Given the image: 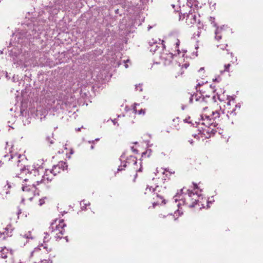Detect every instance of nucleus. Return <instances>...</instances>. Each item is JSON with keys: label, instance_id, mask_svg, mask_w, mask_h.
I'll list each match as a JSON object with an SVG mask.
<instances>
[{"label": "nucleus", "instance_id": "nucleus-1", "mask_svg": "<svg viewBox=\"0 0 263 263\" xmlns=\"http://www.w3.org/2000/svg\"><path fill=\"white\" fill-rule=\"evenodd\" d=\"M57 174L52 169L46 170L44 175H40L39 170L34 169L32 166H27L21 168L20 174L16 176L24 180L22 186L23 192L22 201H31L36 195H39L36 190L47 185Z\"/></svg>", "mask_w": 263, "mask_h": 263}, {"label": "nucleus", "instance_id": "nucleus-2", "mask_svg": "<svg viewBox=\"0 0 263 263\" xmlns=\"http://www.w3.org/2000/svg\"><path fill=\"white\" fill-rule=\"evenodd\" d=\"M227 100L226 104L222 103L220 106L219 111L208 110V112L203 113L201 116V120L199 123V125H203L208 127L212 124L213 119H216L220 117L222 119L225 118L229 119L231 117L235 116L236 110L239 109L240 105L236 104L235 99L232 96H227Z\"/></svg>", "mask_w": 263, "mask_h": 263}, {"label": "nucleus", "instance_id": "nucleus-3", "mask_svg": "<svg viewBox=\"0 0 263 263\" xmlns=\"http://www.w3.org/2000/svg\"><path fill=\"white\" fill-rule=\"evenodd\" d=\"M199 198L200 196L197 193H194L189 190L186 193H184L183 189H181L174 196L173 200L178 208L184 205L193 208L197 204V202L199 201Z\"/></svg>", "mask_w": 263, "mask_h": 263}, {"label": "nucleus", "instance_id": "nucleus-4", "mask_svg": "<svg viewBox=\"0 0 263 263\" xmlns=\"http://www.w3.org/2000/svg\"><path fill=\"white\" fill-rule=\"evenodd\" d=\"M180 44V41L179 40H177L175 44L174 47V53H169L168 54L167 53H162L161 55L160 56V58L166 61L165 64H167L166 62L168 61V63L171 62L172 61V60L173 58H175L176 60H180V61H178V66L179 67H181V68H183V67L185 68H187L188 66H189V64L187 63H185L184 64L181 65V61H182V58L184 55V52H183L182 56H180L179 54L180 53V52L179 50V46Z\"/></svg>", "mask_w": 263, "mask_h": 263}, {"label": "nucleus", "instance_id": "nucleus-5", "mask_svg": "<svg viewBox=\"0 0 263 263\" xmlns=\"http://www.w3.org/2000/svg\"><path fill=\"white\" fill-rule=\"evenodd\" d=\"M4 158L6 159L8 158V161L11 160L14 163H17L18 166L20 163H21V161L25 158V156L16 152L11 151L10 156L5 155Z\"/></svg>", "mask_w": 263, "mask_h": 263}, {"label": "nucleus", "instance_id": "nucleus-6", "mask_svg": "<svg viewBox=\"0 0 263 263\" xmlns=\"http://www.w3.org/2000/svg\"><path fill=\"white\" fill-rule=\"evenodd\" d=\"M193 99H195L196 101L199 103L201 107H202L203 111L205 112L208 109V107L204 106L208 102V99H210V97L206 96V97H204L201 96H198V95H196L195 96H193L191 100Z\"/></svg>", "mask_w": 263, "mask_h": 263}, {"label": "nucleus", "instance_id": "nucleus-7", "mask_svg": "<svg viewBox=\"0 0 263 263\" xmlns=\"http://www.w3.org/2000/svg\"><path fill=\"white\" fill-rule=\"evenodd\" d=\"M159 43H158L157 41H154L152 40V41L149 42V50L152 52H155L158 48L161 47L162 48H164V45L163 44V41H161L160 40H158Z\"/></svg>", "mask_w": 263, "mask_h": 263}, {"label": "nucleus", "instance_id": "nucleus-8", "mask_svg": "<svg viewBox=\"0 0 263 263\" xmlns=\"http://www.w3.org/2000/svg\"><path fill=\"white\" fill-rule=\"evenodd\" d=\"M198 21L197 15L195 13L191 12L189 11V14L186 16V23L189 26H192Z\"/></svg>", "mask_w": 263, "mask_h": 263}, {"label": "nucleus", "instance_id": "nucleus-9", "mask_svg": "<svg viewBox=\"0 0 263 263\" xmlns=\"http://www.w3.org/2000/svg\"><path fill=\"white\" fill-rule=\"evenodd\" d=\"M67 167L68 165L66 162L61 161L57 165H54L53 167L52 171H53L54 174H58L60 173V171H57V169H61V170L64 171L65 170H67Z\"/></svg>", "mask_w": 263, "mask_h": 263}, {"label": "nucleus", "instance_id": "nucleus-10", "mask_svg": "<svg viewBox=\"0 0 263 263\" xmlns=\"http://www.w3.org/2000/svg\"><path fill=\"white\" fill-rule=\"evenodd\" d=\"M12 229L10 227H7L0 231V238L5 239L6 237L11 235Z\"/></svg>", "mask_w": 263, "mask_h": 263}, {"label": "nucleus", "instance_id": "nucleus-11", "mask_svg": "<svg viewBox=\"0 0 263 263\" xmlns=\"http://www.w3.org/2000/svg\"><path fill=\"white\" fill-rule=\"evenodd\" d=\"M9 254L10 252L7 248L6 247L2 248L0 251V261L3 259H6Z\"/></svg>", "mask_w": 263, "mask_h": 263}, {"label": "nucleus", "instance_id": "nucleus-12", "mask_svg": "<svg viewBox=\"0 0 263 263\" xmlns=\"http://www.w3.org/2000/svg\"><path fill=\"white\" fill-rule=\"evenodd\" d=\"M224 26H223L220 27H217L215 30V39L219 41L221 39V34L222 32V31L224 30Z\"/></svg>", "mask_w": 263, "mask_h": 263}, {"label": "nucleus", "instance_id": "nucleus-13", "mask_svg": "<svg viewBox=\"0 0 263 263\" xmlns=\"http://www.w3.org/2000/svg\"><path fill=\"white\" fill-rule=\"evenodd\" d=\"M191 0H187V5L186 6H183L182 7H181L179 6L180 10H179L180 11V13L184 15H185L186 13V11L189 10L191 9V7L189 5V4H191L190 2Z\"/></svg>", "mask_w": 263, "mask_h": 263}, {"label": "nucleus", "instance_id": "nucleus-14", "mask_svg": "<svg viewBox=\"0 0 263 263\" xmlns=\"http://www.w3.org/2000/svg\"><path fill=\"white\" fill-rule=\"evenodd\" d=\"M153 195H155V194L154 193L153 194ZM156 196L157 197V198L158 199V200L156 202H154L153 203V205L154 206H155V205L156 204H160L161 203H163V199H162V198L160 196H159L158 195L156 194Z\"/></svg>", "mask_w": 263, "mask_h": 263}, {"label": "nucleus", "instance_id": "nucleus-15", "mask_svg": "<svg viewBox=\"0 0 263 263\" xmlns=\"http://www.w3.org/2000/svg\"><path fill=\"white\" fill-rule=\"evenodd\" d=\"M59 224L58 226H57V229H59L60 228L63 229L66 226V224L64 223V221L63 220H59Z\"/></svg>", "mask_w": 263, "mask_h": 263}, {"label": "nucleus", "instance_id": "nucleus-16", "mask_svg": "<svg viewBox=\"0 0 263 263\" xmlns=\"http://www.w3.org/2000/svg\"><path fill=\"white\" fill-rule=\"evenodd\" d=\"M134 109V111L135 112V114H138L139 115H144L145 114V110L144 109H140L138 111H137L136 109V107L135 106L133 108Z\"/></svg>", "mask_w": 263, "mask_h": 263}, {"label": "nucleus", "instance_id": "nucleus-17", "mask_svg": "<svg viewBox=\"0 0 263 263\" xmlns=\"http://www.w3.org/2000/svg\"><path fill=\"white\" fill-rule=\"evenodd\" d=\"M155 190V189L152 186H147L146 189V192L145 193L146 194H147L148 193H153L154 192V191Z\"/></svg>", "mask_w": 263, "mask_h": 263}, {"label": "nucleus", "instance_id": "nucleus-18", "mask_svg": "<svg viewBox=\"0 0 263 263\" xmlns=\"http://www.w3.org/2000/svg\"><path fill=\"white\" fill-rule=\"evenodd\" d=\"M22 238H26V239H32V237L31 234L30 232L27 234L22 235Z\"/></svg>", "mask_w": 263, "mask_h": 263}, {"label": "nucleus", "instance_id": "nucleus-19", "mask_svg": "<svg viewBox=\"0 0 263 263\" xmlns=\"http://www.w3.org/2000/svg\"><path fill=\"white\" fill-rule=\"evenodd\" d=\"M43 248V249L46 250L47 252H49V251H51V249L50 248L48 250H47L48 247H47V245L46 243H45L44 245L42 244L41 246H39V248Z\"/></svg>", "mask_w": 263, "mask_h": 263}, {"label": "nucleus", "instance_id": "nucleus-20", "mask_svg": "<svg viewBox=\"0 0 263 263\" xmlns=\"http://www.w3.org/2000/svg\"><path fill=\"white\" fill-rule=\"evenodd\" d=\"M87 205H89V203L87 204L84 203V201H82L81 202V209L82 210L85 209Z\"/></svg>", "mask_w": 263, "mask_h": 263}, {"label": "nucleus", "instance_id": "nucleus-21", "mask_svg": "<svg viewBox=\"0 0 263 263\" xmlns=\"http://www.w3.org/2000/svg\"><path fill=\"white\" fill-rule=\"evenodd\" d=\"M135 89L136 90H139L140 91H141L142 90V86L140 84L136 85H135Z\"/></svg>", "mask_w": 263, "mask_h": 263}, {"label": "nucleus", "instance_id": "nucleus-22", "mask_svg": "<svg viewBox=\"0 0 263 263\" xmlns=\"http://www.w3.org/2000/svg\"><path fill=\"white\" fill-rule=\"evenodd\" d=\"M126 166V163H124L123 165L121 164L120 166H119L118 168V171H122L124 169V167H125Z\"/></svg>", "mask_w": 263, "mask_h": 263}, {"label": "nucleus", "instance_id": "nucleus-23", "mask_svg": "<svg viewBox=\"0 0 263 263\" xmlns=\"http://www.w3.org/2000/svg\"><path fill=\"white\" fill-rule=\"evenodd\" d=\"M35 263H51V261L50 260H41L40 262H35Z\"/></svg>", "mask_w": 263, "mask_h": 263}, {"label": "nucleus", "instance_id": "nucleus-24", "mask_svg": "<svg viewBox=\"0 0 263 263\" xmlns=\"http://www.w3.org/2000/svg\"><path fill=\"white\" fill-rule=\"evenodd\" d=\"M214 20H215V18L213 17H210V18H209V20L211 22V23L213 24V26H216V24L214 23Z\"/></svg>", "mask_w": 263, "mask_h": 263}, {"label": "nucleus", "instance_id": "nucleus-25", "mask_svg": "<svg viewBox=\"0 0 263 263\" xmlns=\"http://www.w3.org/2000/svg\"><path fill=\"white\" fill-rule=\"evenodd\" d=\"M230 67V64H228L224 65V71H229V68Z\"/></svg>", "mask_w": 263, "mask_h": 263}, {"label": "nucleus", "instance_id": "nucleus-26", "mask_svg": "<svg viewBox=\"0 0 263 263\" xmlns=\"http://www.w3.org/2000/svg\"><path fill=\"white\" fill-rule=\"evenodd\" d=\"M44 234L45 235V236H44V242H45L46 241L48 240L49 235H48L47 233H44Z\"/></svg>", "mask_w": 263, "mask_h": 263}, {"label": "nucleus", "instance_id": "nucleus-27", "mask_svg": "<svg viewBox=\"0 0 263 263\" xmlns=\"http://www.w3.org/2000/svg\"><path fill=\"white\" fill-rule=\"evenodd\" d=\"M201 134V131H200V133H199L198 134L196 135H194V137L195 138H196L197 140L199 139L200 137H199V135Z\"/></svg>", "mask_w": 263, "mask_h": 263}, {"label": "nucleus", "instance_id": "nucleus-28", "mask_svg": "<svg viewBox=\"0 0 263 263\" xmlns=\"http://www.w3.org/2000/svg\"><path fill=\"white\" fill-rule=\"evenodd\" d=\"M44 203V199H41L39 200V205H42Z\"/></svg>", "mask_w": 263, "mask_h": 263}, {"label": "nucleus", "instance_id": "nucleus-29", "mask_svg": "<svg viewBox=\"0 0 263 263\" xmlns=\"http://www.w3.org/2000/svg\"><path fill=\"white\" fill-rule=\"evenodd\" d=\"M131 158L132 159V160L134 162V164L136 165L137 164V162L135 158V157H131Z\"/></svg>", "mask_w": 263, "mask_h": 263}, {"label": "nucleus", "instance_id": "nucleus-30", "mask_svg": "<svg viewBox=\"0 0 263 263\" xmlns=\"http://www.w3.org/2000/svg\"><path fill=\"white\" fill-rule=\"evenodd\" d=\"M42 249L41 248H35L34 249V251L33 252H32V253H33V252H36L38 250H41Z\"/></svg>", "mask_w": 263, "mask_h": 263}, {"label": "nucleus", "instance_id": "nucleus-31", "mask_svg": "<svg viewBox=\"0 0 263 263\" xmlns=\"http://www.w3.org/2000/svg\"><path fill=\"white\" fill-rule=\"evenodd\" d=\"M170 217H171L172 219H174V220H176V219H177L176 218H175V216H174V215H171L170 216Z\"/></svg>", "mask_w": 263, "mask_h": 263}, {"label": "nucleus", "instance_id": "nucleus-32", "mask_svg": "<svg viewBox=\"0 0 263 263\" xmlns=\"http://www.w3.org/2000/svg\"><path fill=\"white\" fill-rule=\"evenodd\" d=\"M226 46H227V45H226V46H222V47H220V48L223 50Z\"/></svg>", "mask_w": 263, "mask_h": 263}, {"label": "nucleus", "instance_id": "nucleus-33", "mask_svg": "<svg viewBox=\"0 0 263 263\" xmlns=\"http://www.w3.org/2000/svg\"><path fill=\"white\" fill-rule=\"evenodd\" d=\"M177 212L179 213V215L182 214V212H180L179 210H177Z\"/></svg>", "mask_w": 263, "mask_h": 263}, {"label": "nucleus", "instance_id": "nucleus-34", "mask_svg": "<svg viewBox=\"0 0 263 263\" xmlns=\"http://www.w3.org/2000/svg\"><path fill=\"white\" fill-rule=\"evenodd\" d=\"M189 141V142H190L191 144H193V140H190Z\"/></svg>", "mask_w": 263, "mask_h": 263}, {"label": "nucleus", "instance_id": "nucleus-35", "mask_svg": "<svg viewBox=\"0 0 263 263\" xmlns=\"http://www.w3.org/2000/svg\"><path fill=\"white\" fill-rule=\"evenodd\" d=\"M218 99L219 100V101H220L221 103H222V101L221 99L220 98V97H219V96H218Z\"/></svg>", "mask_w": 263, "mask_h": 263}, {"label": "nucleus", "instance_id": "nucleus-36", "mask_svg": "<svg viewBox=\"0 0 263 263\" xmlns=\"http://www.w3.org/2000/svg\"><path fill=\"white\" fill-rule=\"evenodd\" d=\"M194 187H195V189H197V188H198V186H197V184H194Z\"/></svg>", "mask_w": 263, "mask_h": 263}, {"label": "nucleus", "instance_id": "nucleus-37", "mask_svg": "<svg viewBox=\"0 0 263 263\" xmlns=\"http://www.w3.org/2000/svg\"><path fill=\"white\" fill-rule=\"evenodd\" d=\"M112 122H113V123H114V124H115H115H116V120H113V121H112Z\"/></svg>", "mask_w": 263, "mask_h": 263}, {"label": "nucleus", "instance_id": "nucleus-38", "mask_svg": "<svg viewBox=\"0 0 263 263\" xmlns=\"http://www.w3.org/2000/svg\"><path fill=\"white\" fill-rule=\"evenodd\" d=\"M125 67L126 68H127L128 67V65L125 64Z\"/></svg>", "mask_w": 263, "mask_h": 263}, {"label": "nucleus", "instance_id": "nucleus-39", "mask_svg": "<svg viewBox=\"0 0 263 263\" xmlns=\"http://www.w3.org/2000/svg\"><path fill=\"white\" fill-rule=\"evenodd\" d=\"M76 130H77V131H79V130H80V128H78L76 129Z\"/></svg>", "mask_w": 263, "mask_h": 263}, {"label": "nucleus", "instance_id": "nucleus-40", "mask_svg": "<svg viewBox=\"0 0 263 263\" xmlns=\"http://www.w3.org/2000/svg\"><path fill=\"white\" fill-rule=\"evenodd\" d=\"M139 172H141V167H140L139 170H138Z\"/></svg>", "mask_w": 263, "mask_h": 263}, {"label": "nucleus", "instance_id": "nucleus-41", "mask_svg": "<svg viewBox=\"0 0 263 263\" xmlns=\"http://www.w3.org/2000/svg\"><path fill=\"white\" fill-rule=\"evenodd\" d=\"M124 159V157L123 156H121V160Z\"/></svg>", "mask_w": 263, "mask_h": 263}, {"label": "nucleus", "instance_id": "nucleus-42", "mask_svg": "<svg viewBox=\"0 0 263 263\" xmlns=\"http://www.w3.org/2000/svg\"><path fill=\"white\" fill-rule=\"evenodd\" d=\"M208 205L207 206L209 207L208 204L209 203V201H207Z\"/></svg>", "mask_w": 263, "mask_h": 263}, {"label": "nucleus", "instance_id": "nucleus-43", "mask_svg": "<svg viewBox=\"0 0 263 263\" xmlns=\"http://www.w3.org/2000/svg\"><path fill=\"white\" fill-rule=\"evenodd\" d=\"M195 55L196 57H197V52L195 53Z\"/></svg>", "mask_w": 263, "mask_h": 263}, {"label": "nucleus", "instance_id": "nucleus-44", "mask_svg": "<svg viewBox=\"0 0 263 263\" xmlns=\"http://www.w3.org/2000/svg\"><path fill=\"white\" fill-rule=\"evenodd\" d=\"M61 169H57V171H59L60 172L61 171Z\"/></svg>", "mask_w": 263, "mask_h": 263}, {"label": "nucleus", "instance_id": "nucleus-45", "mask_svg": "<svg viewBox=\"0 0 263 263\" xmlns=\"http://www.w3.org/2000/svg\"><path fill=\"white\" fill-rule=\"evenodd\" d=\"M203 68H200V69L199 71L202 70H203Z\"/></svg>", "mask_w": 263, "mask_h": 263}, {"label": "nucleus", "instance_id": "nucleus-46", "mask_svg": "<svg viewBox=\"0 0 263 263\" xmlns=\"http://www.w3.org/2000/svg\"><path fill=\"white\" fill-rule=\"evenodd\" d=\"M91 149H93V146H91Z\"/></svg>", "mask_w": 263, "mask_h": 263}, {"label": "nucleus", "instance_id": "nucleus-47", "mask_svg": "<svg viewBox=\"0 0 263 263\" xmlns=\"http://www.w3.org/2000/svg\"><path fill=\"white\" fill-rule=\"evenodd\" d=\"M70 153H71V154H73V152H72V150L71 151Z\"/></svg>", "mask_w": 263, "mask_h": 263}, {"label": "nucleus", "instance_id": "nucleus-48", "mask_svg": "<svg viewBox=\"0 0 263 263\" xmlns=\"http://www.w3.org/2000/svg\"><path fill=\"white\" fill-rule=\"evenodd\" d=\"M172 7L174 8L175 5H172Z\"/></svg>", "mask_w": 263, "mask_h": 263}, {"label": "nucleus", "instance_id": "nucleus-49", "mask_svg": "<svg viewBox=\"0 0 263 263\" xmlns=\"http://www.w3.org/2000/svg\"><path fill=\"white\" fill-rule=\"evenodd\" d=\"M8 193V192H6V194H7Z\"/></svg>", "mask_w": 263, "mask_h": 263}, {"label": "nucleus", "instance_id": "nucleus-50", "mask_svg": "<svg viewBox=\"0 0 263 263\" xmlns=\"http://www.w3.org/2000/svg\"><path fill=\"white\" fill-rule=\"evenodd\" d=\"M231 55L232 56L233 55V53H231Z\"/></svg>", "mask_w": 263, "mask_h": 263}, {"label": "nucleus", "instance_id": "nucleus-51", "mask_svg": "<svg viewBox=\"0 0 263 263\" xmlns=\"http://www.w3.org/2000/svg\"><path fill=\"white\" fill-rule=\"evenodd\" d=\"M18 263H22V262H18Z\"/></svg>", "mask_w": 263, "mask_h": 263}]
</instances>
